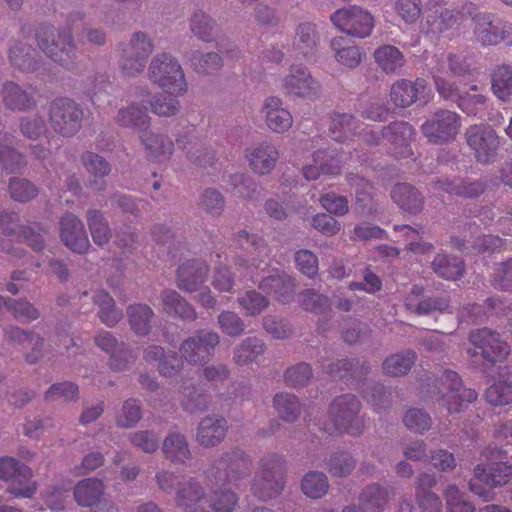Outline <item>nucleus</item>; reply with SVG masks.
<instances>
[{"label": "nucleus", "mask_w": 512, "mask_h": 512, "mask_svg": "<svg viewBox=\"0 0 512 512\" xmlns=\"http://www.w3.org/2000/svg\"><path fill=\"white\" fill-rule=\"evenodd\" d=\"M405 426L413 432L423 433L431 427V417L422 409H409L403 418Z\"/></svg>", "instance_id": "nucleus-59"}, {"label": "nucleus", "mask_w": 512, "mask_h": 512, "mask_svg": "<svg viewBox=\"0 0 512 512\" xmlns=\"http://www.w3.org/2000/svg\"><path fill=\"white\" fill-rule=\"evenodd\" d=\"M263 475L254 480V493L262 499H270L283 489L282 460L277 454L263 457Z\"/></svg>", "instance_id": "nucleus-17"}, {"label": "nucleus", "mask_w": 512, "mask_h": 512, "mask_svg": "<svg viewBox=\"0 0 512 512\" xmlns=\"http://www.w3.org/2000/svg\"><path fill=\"white\" fill-rule=\"evenodd\" d=\"M436 90L439 96L448 101L455 102L465 114L484 118L488 109L487 98L482 94L461 93L458 85L436 78Z\"/></svg>", "instance_id": "nucleus-14"}, {"label": "nucleus", "mask_w": 512, "mask_h": 512, "mask_svg": "<svg viewBox=\"0 0 512 512\" xmlns=\"http://www.w3.org/2000/svg\"><path fill=\"white\" fill-rule=\"evenodd\" d=\"M142 417L140 406L136 400H127L116 416L117 425L123 428L135 426Z\"/></svg>", "instance_id": "nucleus-58"}, {"label": "nucleus", "mask_w": 512, "mask_h": 512, "mask_svg": "<svg viewBox=\"0 0 512 512\" xmlns=\"http://www.w3.org/2000/svg\"><path fill=\"white\" fill-rule=\"evenodd\" d=\"M432 264L434 271L448 280H456L463 274V262L457 257L449 258L447 255L438 254Z\"/></svg>", "instance_id": "nucleus-45"}, {"label": "nucleus", "mask_w": 512, "mask_h": 512, "mask_svg": "<svg viewBox=\"0 0 512 512\" xmlns=\"http://www.w3.org/2000/svg\"><path fill=\"white\" fill-rule=\"evenodd\" d=\"M472 22L474 39L480 45H512V23L503 21L491 13H479L473 17Z\"/></svg>", "instance_id": "nucleus-7"}, {"label": "nucleus", "mask_w": 512, "mask_h": 512, "mask_svg": "<svg viewBox=\"0 0 512 512\" xmlns=\"http://www.w3.org/2000/svg\"><path fill=\"white\" fill-rule=\"evenodd\" d=\"M3 94L4 102L10 109H25L31 104L29 93L15 83H5Z\"/></svg>", "instance_id": "nucleus-51"}, {"label": "nucleus", "mask_w": 512, "mask_h": 512, "mask_svg": "<svg viewBox=\"0 0 512 512\" xmlns=\"http://www.w3.org/2000/svg\"><path fill=\"white\" fill-rule=\"evenodd\" d=\"M154 50L153 39L146 33L134 32L130 39L117 48V63L126 76H136L143 72L147 59Z\"/></svg>", "instance_id": "nucleus-4"}, {"label": "nucleus", "mask_w": 512, "mask_h": 512, "mask_svg": "<svg viewBox=\"0 0 512 512\" xmlns=\"http://www.w3.org/2000/svg\"><path fill=\"white\" fill-rule=\"evenodd\" d=\"M416 355L412 351L397 353L388 357L383 363L384 371L392 376L406 374L413 366Z\"/></svg>", "instance_id": "nucleus-49"}, {"label": "nucleus", "mask_w": 512, "mask_h": 512, "mask_svg": "<svg viewBox=\"0 0 512 512\" xmlns=\"http://www.w3.org/2000/svg\"><path fill=\"white\" fill-rule=\"evenodd\" d=\"M330 20L339 31L355 38L368 37L375 25L372 14L357 5L336 10Z\"/></svg>", "instance_id": "nucleus-8"}, {"label": "nucleus", "mask_w": 512, "mask_h": 512, "mask_svg": "<svg viewBox=\"0 0 512 512\" xmlns=\"http://www.w3.org/2000/svg\"><path fill=\"white\" fill-rule=\"evenodd\" d=\"M82 159L87 172L95 179L106 176L110 172L109 163L98 154L86 152Z\"/></svg>", "instance_id": "nucleus-62"}, {"label": "nucleus", "mask_w": 512, "mask_h": 512, "mask_svg": "<svg viewBox=\"0 0 512 512\" xmlns=\"http://www.w3.org/2000/svg\"><path fill=\"white\" fill-rule=\"evenodd\" d=\"M399 232L406 238L407 248L415 254L430 253L433 246L428 243H422L419 232L410 226L404 225L398 228Z\"/></svg>", "instance_id": "nucleus-63"}, {"label": "nucleus", "mask_w": 512, "mask_h": 512, "mask_svg": "<svg viewBox=\"0 0 512 512\" xmlns=\"http://www.w3.org/2000/svg\"><path fill=\"white\" fill-rule=\"evenodd\" d=\"M282 89L288 95L311 98L319 92L320 84L306 66L293 64L282 80Z\"/></svg>", "instance_id": "nucleus-20"}, {"label": "nucleus", "mask_w": 512, "mask_h": 512, "mask_svg": "<svg viewBox=\"0 0 512 512\" xmlns=\"http://www.w3.org/2000/svg\"><path fill=\"white\" fill-rule=\"evenodd\" d=\"M363 140L368 143L376 144L379 142L380 137L387 138L393 145L402 149L401 156L408 152V144L411 142L415 135L414 128L406 122H395L388 127L387 131L379 129L378 127L365 126L359 131Z\"/></svg>", "instance_id": "nucleus-19"}, {"label": "nucleus", "mask_w": 512, "mask_h": 512, "mask_svg": "<svg viewBox=\"0 0 512 512\" xmlns=\"http://www.w3.org/2000/svg\"><path fill=\"white\" fill-rule=\"evenodd\" d=\"M227 424L222 417H205L197 429V442L204 447H213L219 444L226 433Z\"/></svg>", "instance_id": "nucleus-30"}, {"label": "nucleus", "mask_w": 512, "mask_h": 512, "mask_svg": "<svg viewBox=\"0 0 512 512\" xmlns=\"http://www.w3.org/2000/svg\"><path fill=\"white\" fill-rule=\"evenodd\" d=\"M40 49L54 62L68 66L76 58V48L69 31L58 32L51 26H41L37 31Z\"/></svg>", "instance_id": "nucleus-6"}, {"label": "nucleus", "mask_w": 512, "mask_h": 512, "mask_svg": "<svg viewBox=\"0 0 512 512\" xmlns=\"http://www.w3.org/2000/svg\"><path fill=\"white\" fill-rule=\"evenodd\" d=\"M433 79L440 77L445 82L458 85L467 84L473 78L472 58L463 53L442 54L433 69Z\"/></svg>", "instance_id": "nucleus-9"}, {"label": "nucleus", "mask_w": 512, "mask_h": 512, "mask_svg": "<svg viewBox=\"0 0 512 512\" xmlns=\"http://www.w3.org/2000/svg\"><path fill=\"white\" fill-rule=\"evenodd\" d=\"M448 512H475L474 506L468 502L456 485H449L443 492Z\"/></svg>", "instance_id": "nucleus-55"}, {"label": "nucleus", "mask_w": 512, "mask_h": 512, "mask_svg": "<svg viewBox=\"0 0 512 512\" xmlns=\"http://www.w3.org/2000/svg\"><path fill=\"white\" fill-rule=\"evenodd\" d=\"M318 41L316 26L310 22L300 23L295 30L291 48L292 56L311 61L315 56Z\"/></svg>", "instance_id": "nucleus-25"}, {"label": "nucleus", "mask_w": 512, "mask_h": 512, "mask_svg": "<svg viewBox=\"0 0 512 512\" xmlns=\"http://www.w3.org/2000/svg\"><path fill=\"white\" fill-rule=\"evenodd\" d=\"M263 343L256 338H249L237 348L234 359L238 364H248L262 354Z\"/></svg>", "instance_id": "nucleus-57"}, {"label": "nucleus", "mask_w": 512, "mask_h": 512, "mask_svg": "<svg viewBox=\"0 0 512 512\" xmlns=\"http://www.w3.org/2000/svg\"><path fill=\"white\" fill-rule=\"evenodd\" d=\"M360 126L356 124L350 114L337 113L332 117L330 124L331 137L336 141H344L355 134Z\"/></svg>", "instance_id": "nucleus-44"}, {"label": "nucleus", "mask_w": 512, "mask_h": 512, "mask_svg": "<svg viewBox=\"0 0 512 512\" xmlns=\"http://www.w3.org/2000/svg\"><path fill=\"white\" fill-rule=\"evenodd\" d=\"M301 487L305 495L316 499L326 494L329 484L325 474L309 472L304 476Z\"/></svg>", "instance_id": "nucleus-50"}, {"label": "nucleus", "mask_w": 512, "mask_h": 512, "mask_svg": "<svg viewBox=\"0 0 512 512\" xmlns=\"http://www.w3.org/2000/svg\"><path fill=\"white\" fill-rule=\"evenodd\" d=\"M145 359L159 360L160 372L164 375H172L180 367V360L175 355H166L163 357V349L159 346H152L145 352Z\"/></svg>", "instance_id": "nucleus-53"}, {"label": "nucleus", "mask_w": 512, "mask_h": 512, "mask_svg": "<svg viewBox=\"0 0 512 512\" xmlns=\"http://www.w3.org/2000/svg\"><path fill=\"white\" fill-rule=\"evenodd\" d=\"M461 126L460 116L450 110L439 109L422 124L423 134L433 143L453 140Z\"/></svg>", "instance_id": "nucleus-15"}, {"label": "nucleus", "mask_w": 512, "mask_h": 512, "mask_svg": "<svg viewBox=\"0 0 512 512\" xmlns=\"http://www.w3.org/2000/svg\"><path fill=\"white\" fill-rule=\"evenodd\" d=\"M11 197L19 202H27L33 199L38 190L35 185L24 179H12L9 184Z\"/></svg>", "instance_id": "nucleus-60"}, {"label": "nucleus", "mask_w": 512, "mask_h": 512, "mask_svg": "<svg viewBox=\"0 0 512 512\" xmlns=\"http://www.w3.org/2000/svg\"><path fill=\"white\" fill-rule=\"evenodd\" d=\"M237 500L236 494L230 489L214 490L208 500L203 487L194 479L181 482L176 497L181 512H207L208 503L213 512H232Z\"/></svg>", "instance_id": "nucleus-1"}, {"label": "nucleus", "mask_w": 512, "mask_h": 512, "mask_svg": "<svg viewBox=\"0 0 512 512\" xmlns=\"http://www.w3.org/2000/svg\"><path fill=\"white\" fill-rule=\"evenodd\" d=\"M474 476L491 487H501L506 485L512 479V464L500 462L488 469L482 465H477L474 469Z\"/></svg>", "instance_id": "nucleus-31"}, {"label": "nucleus", "mask_w": 512, "mask_h": 512, "mask_svg": "<svg viewBox=\"0 0 512 512\" xmlns=\"http://www.w3.org/2000/svg\"><path fill=\"white\" fill-rule=\"evenodd\" d=\"M360 403L355 396L346 394L334 399L330 406L328 422L322 429L328 433H347L359 435L363 429V420L358 416Z\"/></svg>", "instance_id": "nucleus-2"}, {"label": "nucleus", "mask_w": 512, "mask_h": 512, "mask_svg": "<svg viewBox=\"0 0 512 512\" xmlns=\"http://www.w3.org/2000/svg\"><path fill=\"white\" fill-rule=\"evenodd\" d=\"M238 301L248 315L259 314L268 305L266 298L256 291H247Z\"/></svg>", "instance_id": "nucleus-64"}, {"label": "nucleus", "mask_w": 512, "mask_h": 512, "mask_svg": "<svg viewBox=\"0 0 512 512\" xmlns=\"http://www.w3.org/2000/svg\"><path fill=\"white\" fill-rule=\"evenodd\" d=\"M487 402L494 406H504L512 402V382L498 381L485 393Z\"/></svg>", "instance_id": "nucleus-52"}, {"label": "nucleus", "mask_w": 512, "mask_h": 512, "mask_svg": "<svg viewBox=\"0 0 512 512\" xmlns=\"http://www.w3.org/2000/svg\"><path fill=\"white\" fill-rule=\"evenodd\" d=\"M147 103L148 93H141L136 100L118 111L117 123L124 127H133L139 130L146 129L150 124V117L145 105Z\"/></svg>", "instance_id": "nucleus-26"}, {"label": "nucleus", "mask_w": 512, "mask_h": 512, "mask_svg": "<svg viewBox=\"0 0 512 512\" xmlns=\"http://www.w3.org/2000/svg\"><path fill=\"white\" fill-rule=\"evenodd\" d=\"M433 189L435 191H444L451 195L475 197L483 192L484 187L480 182H467L463 180H455L452 182H439L435 184Z\"/></svg>", "instance_id": "nucleus-42"}, {"label": "nucleus", "mask_w": 512, "mask_h": 512, "mask_svg": "<svg viewBox=\"0 0 512 512\" xmlns=\"http://www.w3.org/2000/svg\"><path fill=\"white\" fill-rule=\"evenodd\" d=\"M387 490L377 485L366 487L361 495V509L347 508L343 512H381L387 501Z\"/></svg>", "instance_id": "nucleus-35"}, {"label": "nucleus", "mask_w": 512, "mask_h": 512, "mask_svg": "<svg viewBox=\"0 0 512 512\" xmlns=\"http://www.w3.org/2000/svg\"><path fill=\"white\" fill-rule=\"evenodd\" d=\"M190 29L195 37L205 42L212 41L218 33L216 23L202 11L192 15Z\"/></svg>", "instance_id": "nucleus-41"}, {"label": "nucleus", "mask_w": 512, "mask_h": 512, "mask_svg": "<svg viewBox=\"0 0 512 512\" xmlns=\"http://www.w3.org/2000/svg\"><path fill=\"white\" fill-rule=\"evenodd\" d=\"M163 309L168 314L178 315L187 320L196 317L195 310L174 290H165L161 294Z\"/></svg>", "instance_id": "nucleus-38"}, {"label": "nucleus", "mask_w": 512, "mask_h": 512, "mask_svg": "<svg viewBox=\"0 0 512 512\" xmlns=\"http://www.w3.org/2000/svg\"><path fill=\"white\" fill-rule=\"evenodd\" d=\"M464 13L458 9L427 6L420 22V30L426 35L439 36L449 33L453 36L460 31Z\"/></svg>", "instance_id": "nucleus-10"}, {"label": "nucleus", "mask_w": 512, "mask_h": 512, "mask_svg": "<svg viewBox=\"0 0 512 512\" xmlns=\"http://www.w3.org/2000/svg\"><path fill=\"white\" fill-rule=\"evenodd\" d=\"M208 268L201 260H190L183 263L177 273V285L181 290L197 292L205 282Z\"/></svg>", "instance_id": "nucleus-27"}, {"label": "nucleus", "mask_w": 512, "mask_h": 512, "mask_svg": "<svg viewBox=\"0 0 512 512\" xmlns=\"http://www.w3.org/2000/svg\"><path fill=\"white\" fill-rule=\"evenodd\" d=\"M148 103L151 111L161 117H169L175 115L179 111V102L175 98L159 96L151 99L148 93Z\"/></svg>", "instance_id": "nucleus-61"}, {"label": "nucleus", "mask_w": 512, "mask_h": 512, "mask_svg": "<svg viewBox=\"0 0 512 512\" xmlns=\"http://www.w3.org/2000/svg\"><path fill=\"white\" fill-rule=\"evenodd\" d=\"M33 471L13 457L0 458V479L8 483L7 491L15 498H32L38 484L32 480Z\"/></svg>", "instance_id": "nucleus-5"}, {"label": "nucleus", "mask_w": 512, "mask_h": 512, "mask_svg": "<svg viewBox=\"0 0 512 512\" xmlns=\"http://www.w3.org/2000/svg\"><path fill=\"white\" fill-rule=\"evenodd\" d=\"M433 97L432 90L423 79H400L391 86L390 99L397 107L406 108L417 101L426 104Z\"/></svg>", "instance_id": "nucleus-18"}, {"label": "nucleus", "mask_w": 512, "mask_h": 512, "mask_svg": "<svg viewBox=\"0 0 512 512\" xmlns=\"http://www.w3.org/2000/svg\"><path fill=\"white\" fill-rule=\"evenodd\" d=\"M439 394L449 413H458L477 399L476 391L463 388L459 375L450 370L445 371L440 378Z\"/></svg>", "instance_id": "nucleus-13"}, {"label": "nucleus", "mask_w": 512, "mask_h": 512, "mask_svg": "<svg viewBox=\"0 0 512 512\" xmlns=\"http://www.w3.org/2000/svg\"><path fill=\"white\" fill-rule=\"evenodd\" d=\"M492 91L494 95L505 101L512 93V66H498L492 74Z\"/></svg>", "instance_id": "nucleus-43"}, {"label": "nucleus", "mask_w": 512, "mask_h": 512, "mask_svg": "<svg viewBox=\"0 0 512 512\" xmlns=\"http://www.w3.org/2000/svg\"><path fill=\"white\" fill-rule=\"evenodd\" d=\"M331 48L336 61L346 68L354 69L358 67L362 61L363 52L361 48L354 45H347V40L343 37L333 38Z\"/></svg>", "instance_id": "nucleus-32"}, {"label": "nucleus", "mask_w": 512, "mask_h": 512, "mask_svg": "<svg viewBox=\"0 0 512 512\" xmlns=\"http://www.w3.org/2000/svg\"><path fill=\"white\" fill-rule=\"evenodd\" d=\"M391 8L407 25H415L424 15L422 0H391Z\"/></svg>", "instance_id": "nucleus-40"}, {"label": "nucleus", "mask_w": 512, "mask_h": 512, "mask_svg": "<svg viewBox=\"0 0 512 512\" xmlns=\"http://www.w3.org/2000/svg\"><path fill=\"white\" fill-rule=\"evenodd\" d=\"M374 60L385 73H395L405 64L403 53L393 45H382L374 51Z\"/></svg>", "instance_id": "nucleus-33"}, {"label": "nucleus", "mask_w": 512, "mask_h": 512, "mask_svg": "<svg viewBox=\"0 0 512 512\" xmlns=\"http://www.w3.org/2000/svg\"><path fill=\"white\" fill-rule=\"evenodd\" d=\"M260 115L266 127L274 133L283 134L293 125L291 112L284 107L283 100L277 96H269L264 100Z\"/></svg>", "instance_id": "nucleus-21"}, {"label": "nucleus", "mask_w": 512, "mask_h": 512, "mask_svg": "<svg viewBox=\"0 0 512 512\" xmlns=\"http://www.w3.org/2000/svg\"><path fill=\"white\" fill-rule=\"evenodd\" d=\"M465 139L478 162L488 164L495 161L500 148V139L490 126L484 124L470 126L465 132Z\"/></svg>", "instance_id": "nucleus-12"}, {"label": "nucleus", "mask_w": 512, "mask_h": 512, "mask_svg": "<svg viewBox=\"0 0 512 512\" xmlns=\"http://www.w3.org/2000/svg\"><path fill=\"white\" fill-rule=\"evenodd\" d=\"M244 156L254 173L267 175L274 169L279 151L275 145L265 141L248 147Z\"/></svg>", "instance_id": "nucleus-22"}, {"label": "nucleus", "mask_w": 512, "mask_h": 512, "mask_svg": "<svg viewBox=\"0 0 512 512\" xmlns=\"http://www.w3.org/2000/svg\"><path fill=\"white\" fill-rule=\"evenodd\" d=\"M129 323L132 330L140 335H145L149 331V323L153 316L152 309L143 304H135L128 307L127 310Z\"/></svg>", "instance_id": "nucleus-47"}, {"label": "nucleus", "mask_w": 512, "mask_h": 512, "mask_svg": "<svg viewBox=\"0 0 512 512\" xmlns=\"http://www.w3.org/2000/svg\"><path fill=\"white\" fill-rule=\"evenodd\" d=\"M393 201L404 211L417 213L421 210L423 198L409 184H398L392 190Z\"/></svg>", "instance_id": "nucleus-34"}, {"label": "nucleus", "mask_w": 512, "mask_h": 512, "mask_svg": "<svg viewBox=\"0 0 512 512\" xmlns=\"http://www.w3.org/2000/svg\"><path fill=\"white\" fill-rule=\"evenodd\" d=\"M163 452L172 462L184 463L190 458V450L184 435L172 432L164 440Z\"/></svg>", "instance_id": "nucleus-39"}, {"label": "nucleus", "mask_w": 512, "mask_h": 512, "mask_svg": "<svg viewBox=\"0 0 512 512\" xmlns=\"http://www.w3.org/2000/svg\"><path fill=\"white\" fill-rule=\"evenodd\" d=\"M259 287L274 294L279 301L285 303L294 292L295 285L287 275H269L259 281Z\"/></svg>", "instance_id": "nucleus-37"}, {"label": "nucleus", "mask_w": 512, "mask_h": 512, "mask_svg": "<svg viewBox=\"0 0 512 512\" xmlns=\"http://www.w3.org/2000/svg\"><path fill=\"white\" fill-rule=\"evenodd\" d=\"M469 342L473 346L467 351L470 356L480 355L492 363L503 361L510 353L508 344L502 340L500 334L488 328L471 331Z\"/></svg>", "instance_id": "nucleus-11"}, {"label": "nucleus", "mask_w": 512, "mask_h": 512, "mask_svg": "<svg viewBox=\"0 0 512 512\" xmlns=\"http://www.w3.org/2000/svg\"><path fill=\"white\" fill-rule=\"evenodd\" d=\"M94 303L99 307V317L107 326L115 325L122 316L120 310L115 307L114 300L105 291H98L93 296Z\"/></svg>", "instance_id": "nucleus-46"}, {"label": "nucleus", "mask_w": 512, "mask_h": 512, "mask_svg": "<svg viewBox=\"0 0 512 512\" xmlns=\"http://www.w3.org/2000/svg\"><path fill=\"white\" fill-rule=\"evenodd\" d=\"M102 494L103 483L95 478L81 480L74 488L75 501L84 507L96 504Z\"/></svg>", "instance_id": "nucleus-36"}, {"label": "nucleus", "mask_w": 512, "mask_h": 512, "mask_svg": "<svg viewBox=\"0 0 512 512\" xmlns=\"http://www.w3.org/2000/svg\"><path fill=\"white\" fill-rule=\"evenodd\" d=\"M149 80L176 96L187 91L184 71L178 60L169 53L156 54L148 67Z\"/></svg>", "instance_id": "nucleus-3"}, {"label": "nucleus", "mask_w": 512, "mask_h": 512, "mask_svg": "<svg viewBox=\"0 0 512 512\" xmlns=\"http://www.w3.org/2000/svg\"><path fill=\"white\" fill-rule=\"evenodd\" d=\"M60 237L66 247L77 253H84L90 246L84 224L73 214L61 218Z\"/></svg>", "instance_id": "nucleus-23"}, {"label": "nucleus", "mask_w": 512, "mask_h": 512, "mask_svg": "<svg viewBox=\"0 0 512 512\" xmlns=\"http://www.w3.org/2000/svg\"><path fill=\"white\" fill-rule=\"evenodd\" d=\"M139 138L148 158L153 162H164L173 153V141L163 134L145 130L141 132Z\"/></svg>", "instance_id": "nucleus-29"}, {"label": "nucleus", "mask_w": 512, "mask_h": 512, "mask_svg": "<svg viewBox=\"0 0 512 512\" xmlns=\"http://www.w3.org/2000/svg\"><path fill=\"white\" fill-rule=\"evenodd\" d=\"M51 127L62 135L69 136L78 131L82 119L81 108L71 99L59 98L48 108Z\"/></svg>", "instance_id": "nucleus-16"}, {"label": "nucleus", "mask_w": 512, "mask_h": 512, "mask_svg": "<svg viewBox=\"0 0 512 512\" xmlns=\"http://www.w3.org/2000/svg\"><path fill=\"white\" fill-rule=\"evenodd\" d=\"M189 61L191 63V66L198 72V73H212L214 71H217L222 66V59L217 53H207V54H200V53H192Z\"/></svg>", "instance_id": "nucleus-56"}, {"label": "nucleus", "mask_w": 512, "mask_h": 512, "mask_svg": "<svg viewBox=\"0 0 512 512\" xmlns=\"http://www.w3.org/2000/svg\"><path fill=\"white\" fill-rule=\"evenodd\" d=\"M219 343V336L214 332L200 333L187 339L181 345L183 358L191 364L205 361Z\"/></svg>", "instance_id": "nucleus-24"}, {"label": "nucleus", "mask_w": 512, "mask_h": 512, "mask_svg": "<svg viewBox=\"0 0 512 512\" xmlns=\"http://www.w3.org/2000/svg\"><path fill=\"white\" fill-rule=\"evenodd\" d=\"M273 405L279 416L287 422L295 421L300 413L298 399L289 393L276 394L273 399Z\"/></svg>", "instance_id": "nucleus-48"}, {"label": "nucleus", "mask_w": 512, "mask_h": 512, "mask_svg": "<svg viewBox=\"0 0 512 512\" xmlns=\"http://www.w3.org/2000/svg\"><path fill=\"white\" fill-rule=\"evenodd\" d=\"M88 224L93 241L97 245H104L110 238V231L103 215L96 210L88 212Z\"/></svg>", "instance_id": "nucleus-54"}, {"label": "nucleus", "mask_w": 512, "mask_h": 512, "mask_svg": "<svg viewBox=\"0 0 512 512\" xmlns=\"http://www.w3.org/2000/svg\"><path fill=\"white\" fill-rule=\"evenodd\" d=\"M312 164L303 167V175L307 180H316L322 174L337 175L341 171V161L324 149L312 152Z\"/></svg>", "instance_id": "nucleus-28"}]
</instances>
